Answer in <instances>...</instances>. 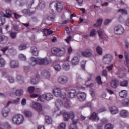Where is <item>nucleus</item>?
Wrapping results in <instances>:
<instances>
[{
	"label": "nucleus",
	"instance_id": "nucleus-1",
	"mask_svg": "<svg viewBox=\"0 0 129 129\" xmlns=\"http://www.w3.org/2000/svg\"><path fill=\"white\" fill-rule=\"evenodd\" d=\"M53 113L54 115H56V116H60L61 114H62L63 119L65 121H68V120L71 117H73V116H74V113L73 112H66L64 110L60 111L59 108H57L56 110H55Z\"/></svg>",
	"mask_w": 129,
	"mask_h": 129
},
{
	"label": "nucleus",
	"instance_id": "nucleus-2",
	"mask_svg": "<svg viewBox=\"0 0 129 129\" xmlns=\"http://www.w3.org/2000/svg\"><path fill=\"white\" fill-rule=\"evenodd\" d=\"M25 119L24 116L21 114H17L14 115L11 120V122L13 124H16V125H20L24 122Z\"/></svg>",
	"mask_w": 129,
	"mask_h": 129
},
{
	"label": "nucleus",
	"instance_id": "nucleus-3",
	"mask_svg": "<svg viewBox=\"0 0 129 129\" xmlns=\"http://www.w3.org/2000/svg\"><path fill=\"white\" fill-rule=\"evenodd\" d=\"M52 93L56 97H60L62 99H66V93L64 92L61 91V88L58 87L53 88L52 90Z\"/></svg>",
	"mask_w": 129,
	"mask_h": 129
},
{
	"label": "nucleus",
	"instance_id": "nucleus-4",
	"mask_svg": "<svg viewBox=\"0 0 129 129\" xmlns=\"http://www.w3.org/2000/svg\"><path fill=\"white\" fill-rule=\"evenodd\" d=\"M51 53L53 55H55L57 57L64 56V54L66 53V50H65V48L54 47L51 49Z\"/></svg>",
	"mask_w": 129,
	"mask_h": 129
},
{
	"label": "nucleus",
	"instance_id": "nucleus-5",
	"mask_svg": "<svg viewBox=\"0 0 129 129\" xmlns=\"http://www.w3.org/2000/svg\"><path fill=\"white\" fill-rule=\"evenodd\" d=\"M114 33L117 36H120L124 33V28L120 25H116L114 28Z\"/></svg>",
	"mask_w": 129,
	"mask_h": 129
},
{
	"label": "nucleus",
	"instance_id": "nucleus-6",
	"mask_svg": "<svg viewBox=\"0 0 129 129\" xmlns=\"http://www.w3.org/2000/svg\"><path fill=\"white\" fill-rule=\"evenodd\" d=\"M30 107L33 109H35L38 112H41L43 109L42 108V105L40 103L37 102L33 101L30 104Z\"/></svg>",
	"mask_w": 129,
	"mask_h": 129
},
{
	"label": "nucleus",
	"instance_id": "nucleus-7",
	"mask_svg": "<svg viewBox=\"0 0 129 129\" xmlns=\"http://www.w3.org/2000/svg\"><path fill=\"white\" fill-rule=\"evenodd\" d=\"M91 77H92V75H90V77L88 78V79L84 81L81 79V77H80V76H77V80H78V81H80L81 82H82L83 85H86V87H92V86H93V84H91L90 85L87 84L88 81H90V80H91Z\"/></svg>",
	"mask_w": 129,
	"mask_h": 129
},
{
	"label": "nucleus",
	"instance_id": "nucleus-8",
	"mask_svg": "<svg viewBox=\"0 0 129 129\" xmlns=\"http://www.w3.org/2000/svg\"><path fill=\"white\" fill-rule=\"evenodd\" d=\"M70 118L72 119V123L69 126V129H79L78 126L76 125L78 123V119L76 118V116L74 115V116L71 117Z\"/></svg>",
	"mask_w": 129,
	"mask_h": 129
},
{
	"label": "nucleus",
	"instance_id": "nucleus-9",
	"mask_svg": "<svg viewBox=\"0 0 129 129\" xmlns=\"http://www.w3.org/2000/svg\"><path fill=\"white\" fill-rule=\"evenodd\" d=\"M36 59L38 65H48L49 64V59L47 57H37Z\"/></svg>",
	"mask_w": 129,
	"mask_h": 129
},
{
	"label": "nucleus",
	"instance_id": "nucleus-10",
	"mask_svg": "<svg viewBox=\"0 0 129 129\" xmlns=\"http://www.w3.org/2000/svg\"><path fill=\"white\" fill-rule=\"evenodd\" d=\"M112 59V55L111 54H105L103 56L102 58V61L105 64H108Z\"/></svg>",
	"mask_w": 129,
	"mask_h": 129
},
{
	"label": "nucleus",
	"instance_id": "nucleus-11",
	"mask_svg": "<svg viewBox=\"0 0 129 129\" xmlns=\"http://www.w3.org/2000/svg\"><path fill=\"white\" fill-rule=\"evenodd\" d=\"M57 81L60 84H66L68 82V78L65 76H60L57 78Z\"/></svg>",
	"mask_w": 129,
	"mask_h": 129
},
{
	"label": "nucleus",
	"instance_id": "nucleus-12",
	"mask_svg": "<svg viewBox=\"0 0 129 129\" xmlns=\"http://www.w3.org/2000/svg\"><path fill=\"white\" fill-rule=\"evenodd\" d=\"M77 97L80 101H84L86 99L87 95L84 92H79L77 94Z\"/></svg>",
	"mask_w": 129,
	"mask_h": 129
},
{
	"label": "nucleus",
	"instance_id": "nucleus-13",
	"mask_svg": "<svg viewBox=\"0 0 129 129\" xmlns=\"http://www.w3.org/2000/svg\"><path fill=\"white\" fill-rule=\"evenodd\" d=\"M6 17H7V15L5 13L3 12L0 13V27L6 24Z\"/></svg>",
	"mask_w": 129,
	"mask_h": 129
},
{
	"label": "nucleus",
	"instance_id": "nucleus-14",
	"mask_svg": "<svg viewBox=\"0 0 129 129\" xmlns=\"http://www.w3.org/2000/svg\"><path fill=\"white\" fill-rule=\"evenodd\" d=\"M109 110L111 114H113V115L115 114H117L118 112H119V110L118 108L115 106H112L109 108Z\"/></svg>",
	"mask_w": 129,
	"mask_h": 129
},
{
	"label": "nucleus",
	"instance_id": "nucleus-15",
	"mask_svg": "<svg viewBox=\"0 0 129 129\" xmlns=\"http://www.w3.org/2000/svg\"><path fill=\"white\" fill-rule=\"evenodd\" d=\"M79 57L78 56H74L72 58L71 63L73 66H76V65H78V64H79Z\"/></svg>",
	"mask_w": 129,
	"mask_h": 129
},
{
	"label": "nucleus",
	"instance_id": "nucleus-16",
	"mask_svg": "<svg viewBox=\"0 0 129 129\" xmlns=\"http://www.w3.org/2000/svg\"><path fill=\"white\" fill-rule=\"evenodd\" d=\"M129 112L127 110L122 109L120 111L119 115L121 117L125 118L128 116Z\"/></svg>",
	"mask_w": 129,
	"mask_h": 129
},
{
	"label": "nucleus",
	"instance_id": "nucleus-17",
	"mask_svg": "<svg viewBox=\"0 0 129 129\" xmlns=\"http://www.w3.org/2000/svg\"><path fill=\"white\" fill-rule=\"evenodd\" d=\"M11 110L9 108H4L2 110V114L4 117H7L8 116Z\"/></svg>",
	"mask_w": 129,
	"mask_h": 129
},
{
	"label": "nucleus",
	"instance_id": "nucleus-18",
	"mask_svg": "<svg viewBox=\"0 0 129 129\" xmlns=\"http://www.w3.org/2000/svg\"><path fill=\"white\" fill-rule=\"evenodd\" d=\"M82 54L84 57H90V56H92V50L87 49L82 52Z\"/></svg>",
	"mask_w": 129,
	"mask_h": 129
},
{
	"label": "nucleus",
	"instance_id": "nucleus-19",
	"mask_svg": "<svg viewBox=\"0 0 129 129\" xmlns=\"http://www.w3.org/2000/svg\"><path fill=\"white\" fill-rule=\"evenodd\" d=\"M41 76L44 79H49L50 77V72L48 71H44L42 72Z\"/></svg>",
	"mask_w": 129,
	"mask_h": 129
},
{
	"label": "nucleus",
	"instance_id": "nucleus-20",
	"mask_svg": "<svg viewBox=\"0 0 129 129\" xmlns=\"http://www.w3.org/2000/svg\"><path fill=\"white\" fill-rule=\"evenodd\" d=\"M62 68L64 71L70 70V64L68 61H64L62 64Z\"/></svg>",
	"mask_w": 129,
	"mask_h": 129
},
{
	"label": "nucleus",
	"instance_id": "nucleus-21",
	"mask_svg": "<svg viewBox=\"0 0 129 129\" xmlns=\"http://www.w3.org/2000/svg\"><path fill=\"white\" fill-rule=\"evenodd\" d=\"M89 119H91V120H94V121H98V120H99V117H98L97 113L93 112L91 116L89 117Z\"/></svg>",
	"mask_w": 129,
	"mask_h": 129
},
{
	"label": "nucleus",
	"instance_id": "nucleus-22",
	"mask_svg": "<svg viewBox=\"0 0 129 129\" xmlns=\"http://www.w3.org/2000/svg\"><path fill=\"white\" fill-rule=\"evenodd\" d=\"M31 53L34 56H38L39 55V50L37 47L33 46L31 48Z\"/></svg>",
	"mask_w": 129,
	"mask_h": 129
},
{
	"label": "nucleus",
	"instance_id": "nucleus-23",
	"mask_svg": "<svg viewBox=\"0 0 129 129\" xmlns=\"http://www.w3.org/2000/svg\"><path fill=\"white\" fill-rule=\"evenodd\" d=\"M68 96L70 98H74L76 96V91L75 90H70L68 93Z\"/></svg>",
	"mask_w": 129,
	"mask_h": 129
},
{
	"label": "nucleus",
	"instance_id": "nucleus-24",
	"mask_svg": "<svg viewBox=\"0 0 129 129\" xmlns=\"http://www.w3.org/2000/svg\"><path fill=\"white\" fill-rule=\"evenodd\" d=\"M11 68H17L19 67V62L16 60H11L10 62Z\"/></svg>",
	"mask_w": 129,
	"mask_h": 129
},
{
	"label": "nucleus",
	"instance_id": "nucleus-25",
	"mask_svg": "<svg viewBox=\"0 0 129 129\" xmlns=\"http://www.w3.org/2000/svg\"><path fill=\"white\" fill-rule=\"evenodd\" d=\"M37 64H38L37 58L31 57L30 58V65L31 66H36V65H37Z\"/></svg>",
	"mask_w": 129,
	"mask_h": 129
},
{
	"label": "nucleus",
	"instance_id": "nucleus-26",
	"mask_svg": "<svg viewBox=\"0 0 129 129\" xmlns=\"http://www.w3.org/2000/svg\"><path fill=\"white\" fill-rule=\"evenodd\" d=\"M121 104H122V106L124 107H129V99L125 98L122 100L121 101Z\"/></svg>",
	"mask_w": 129,
	"mask_h": 129
},
{
	"label": "nucleus",
	"instance_id": "nucleus-27",
	"mask_svg": "<svg viewBox=\"0 0 129 129\" xmlns=\"http://www.w3.org/2000/svg\"><path fill=\"white\" fill-rule=\"evenodd\" d=\"M64 104L61 99H57L55 102V106L57 108H61L63 106Z\"/></svg>",
	"mask_w": 129,
	"mask_h": 129
},
{
	"label": "nucleus",
	"instance_id": "nucleus-28",
	"mask_svg": "<svg viewBox=\"0 0 129 129\" xmlns=\"http://www.w3.org/2000/svg\"><path fill=\"white\" fill-rule=\"evenodd\" d=\"M56 11L60 12L63 9V5L60 2H56L55 8Z\"/></svg>",
	"mask_w": 129,
	"mask_h": 129
},
{
	"label": "nucleus",
	"instance_id": "nucleus-29",
	"mask_svg": "<svg viewBox=\"0 0 129 129\" xmlns=\"http://www.w3.org/2000/svg\"><path fill=\"white\" fill-rule=\"evenodd\" d=\"M119 96L121 98H124L125 97H126L127 96V91L125 90H121L119 93Z\"/></svg>",
	"mask_w": 129,
	"mask_h": 129
},
{
	"label": "nucleus",
	"instance_id": "nucleus-30",
	"mask_svg": "<svg viewBox=\"0 0 129 129\" xmlns=\"http://www.w3.org/2000/svg\"><path fill=\"white\" fill-rule=\"evenodd\" d=\"M110 85L112 88H116L118 86V81L116 79L113 80L111 82Z\"/></svg>",
	"mask_w": 129,
	"mask_h": 129
},
{
	"label": "nucleus",
	"instance_id": "nucleus-31",
	"mask_svg": "<svg viewBox=\"0 0 129 129\" xmlns=\"http://www.w3.org/2000/svg\"><path fill=\"white\" fill-rule=\"evenodd\" d=\"M98 33L100 39H105L106 38V35L103 31L99 30L98 31Z\"/></svg>",
	"mask_w": 129,
	"mask_h": 129
},
{
	"label": "nucleus",
	"instance_id": "nucleus-32",
	"mask_svg": "<svg viewBox=\"0 0 129 129\" xmlns=\"http://www.w3.org/2000/svg\"><path fill=\"white\" fill-rule=\"evenodd\" d=\"M45 95V100H46L47 101H50V100H52L53 99V94L51 93H47L46 94H44Z\"/></svg>",
	"mask_w": 129,
	"mask_h": 129
},
{
	"label": "nucleus",
	"instance_id": "nucleus-33",
	"mask_svg": "<svg viewBox=\"0 0 129 129\" xmlns=\"http://www.w3.org/2000/svg\"><path fill=\"white\" fill-rule=\"evenodd\" d=\"M45 122L46 124H52L53 123V120L52 119V117L49 116H45Z\"/></svg>",
	"mask_w": 129,
	"mask_h": 129
},
{
	"label": "nucleus",
	"instance_id": "nucleus-34",
	"mask_svg": "<svg viewBox=\"0 0 129 129\" xmlns=\"http://www.w3.org/2000/svg\"><path fill=\"white\" fill-rule=\"evenodd\" d=\"M15 94L16 96H22L24 94V91L21 89H17L15 91Z\"/></svg>",
	"mask_w": 129,
	"mask_h": 129
},
{
	"label": "nucleus",
	"instance_id": "nucleus-35",
	"mask_svg": "<svg viewBox=\"0 0 129 129\" xmlns=\"http://www.w3.org/2000/svg\"><path fill=\"white\" fill-rule=\"evenodd\" d=\"M8 42V37L3 36L0 37V43L1 44H6Z\"/></svg>",
	"mask_w": 129,
	"mask_h": 129
},
{
	"label": "nucleus",
	"instance_id": "nucleus-36",
	"mask_svg": "<svg viewBox=\"0 0 129 129\" xmlns=\"http://www.w3.org/2000/svg\"><path fill=\"white\" fill-rule=\"evenodd\" d=\"M45 100H46V96L45 94L39 95L37 99L38 101H41V102H43V101Z\"/></svg>",
	"mask_w": 129,
	"mask_h": 129
},
{
	"label": "nucleus",
	"instance_id": "nucleus-37",
	"mask_svg": "<svg viewBox=\"0 0 129 129\" xmlns=\"http://www.w3.org/2000/svg\"><path fill=\"white\" fill-rule=\"evenodd\" d=\"M43 32L45 36H47V35H51V34H53V31L52 30H50L47 29H43Z\"/></svg>",
	"mask_w": 129,
	"mask_h": 129
},
{
	"label": "nucleus",
	"instance_id": "nucleus-38",
	"mask_svg": "<svg viewBox=\"0 0 129 129\" xmlns=\"http://www.w3.org/2000/svg\"><path fill=\"white\" fill-rule=\"evenodd\" d=\"M3 76L5 77H7L8 78V80H9L10 83H14L15 82V80L13 77L11 76H9L7 74H5V75H3Z\"/></svg>",
	"mask_w": 129,
	"mask_h": 129
},
{
	"label": "nucleus",
	"instance_id": "nucleus-39",
	"mask_svg": "<svg viewBox=\"0 0 129 129\" xmlns=\"http://www.w3.org/2000/svg\"><path fill=\"white\" fill-rule=\"evenodd\" d=\"M56 2H52L49 4V8L50 9V10H51V11H52V12L54 11V10H55V8L56 7Z\"/></svg>",
	"mask_w": 129,
	"mask_h": 129
},
{
	"label": "nucleus",
	"instance_id": "nucleus-40",
	"mask_svg": "<svg viewBox=\"0 0 129 129\" xmlns=\"http://www.w3.org/2000/svg\"><path fill=\"white\" fill-rule=\"evenodd\" d=\"M39 79H40L39 76H38L37 78H33L31 79V82L32 84H37L39 82Z\"/></svg>",
	"mask_w": 129,
	"mask_h": 129
},
{
	"label": "nucleus",
	"instance_id": "nucleus-41",
	"mask_svg": "<svg viewBox=\"0 0 129 129\" xmlns=\"http://www.w3.org/2000/svg\"><path fill=\"white\" fill-rule=\"evenodd\" d=\"M24 113L26 117H32L33 115L32 112L28 110L24 111Z\"/></svg>",
	"mask_w": 129,
	"mask_h": 129
},
{
	"label": "nucleus",
	"instance_id": "nucleus-42",
	"mask_svg": "<svg viewBox=\"0 0 129 129\" xmlns=\"http://www.w3.org/2000/svg\"><path fill=\"white\" fill-rule=\"evenodd\" d=\"M19 58L20 61H26V60H27V57L23 53H21L19 55Z\"/></svg>",
	"mask_w": 129,
	"mask_h": 129
},
{
	"label": "nucleus",
	"instance_id": "nucleus-43",
	"mask_svg": "<svg viewBox=\"0 0 129 129\" xmlns=\"http://www.w3.org/2000/svg\"><path fill=\"white\" fill-rule=\"evenodd\" d=\"M120 85L122 87H127L128 85V82H127V81H126V80L120 82Z\"/></svg>",
	"mask_w": 129,
	"mask_h": 129
},
{
	"label": "nucleus",
	"instance_id": "nucleus-44",
	"mask_svg": "<svg viewBox=\"0 0 129 129\" xmlns=\"http://www.w3.org/2000/svg\"><path fill=\"white\" fill-rule=\"evenodd\" d=\"M6 13L7 15L5 16V18H12V14H13L12 11H11L10 9H8L6 11Z\"/></svg>",
	"mask_w": 129,
	"mask_h": 129
},
{
	"label": "nucleus",
	"instance_id": "nucleus-45",
	"mask_svg": "<svg viewBox=\"0 0 129 129\" xmlns=\"http://www.w3.org/2000/svg\"><path fill=\"white\" fill-rule=\"evenodd\" d=\"M28 47H29V46L27 44H22L19 46V50L22 51V50H25V49H27Z\"/></svg>",
	"mask_w": 129,
	"mask_h": 129
},
{
	"label": "nucleus",
	"instance_id": "nucleus-46",
	"mask_svg": "<svg viewBox=\"0 0 129 129\" xmlns=\"http://www.w3.org/2000/svg\"><path fill=\"white\" fill-rule=\"evenodd\" d=\"M53 68L55 71H57V72H59V71H61V66L60 64H55L53 66Z\"/></svg>",
	"mask_w": 129,
	"mask_h": 129
},
{
	"label": "nucleus",
	"instance_id": "nucleus-47",
	"mask_svg": "<svg viewBox=\"0 0 129 129\" xmlns=\"http://www.w3.org/2000/svg\"><path fill=\"white\" fill-rule=\"evenodd\" d=\"M6 64L5 59L2 57V54H0V67H4Z\"/></svg>",
	"mask_w": 129,
	"mask_h": 129
},
{
	"label": "nucleus",
	"instance_id": "nucleus-48",
	"mask_svg": "<svg viewBox=\"0 0 129 129\" xmlns=\"http://www.w3.org/2000/svg\"><path fill=\"white\" fill-rule=\"evenodd\" d=\"M96 52L99 55H102V48L100 46H97Z\"/></svg>",
	"mask_w": 129,
	"mask_h": 129
},
{
	"label": "nucleus",
	"instance_id": "nucleus-49",
	"mask_svg": "<svg viewBox=\"0 0 129 129\" xmlns=\"http://www.w3.org/2000/svg\"><path fill=\"white\" fill-rule=\"evenodd\" d=\"M97 34V32L95 29H92L90 33V37H95Z\"/></svg>",
	"mask_w": 129,
	"mask_h": 129
},
{
	"label": "nucleus",
	"instance_id": "nucleus-50",
	"mask_svg": "<svg viewBox=\"0 0 129 129\" xmlns=\"http://www.w3.org/2000/svg\"><path fill=\"white\" fill-rule=\"evenodd\" d=\"M4 126V127H6L7 128H10L11 127V125L10 124V123H9V122H5L3 123V124H2L0 123V126Z\"/></svg>",
	"mask_w": 129,
	"mask_h": 129
},
{
	"label": "nucleus",
	"instance_id": "nucleus-51",
	"mask_svg": "<svg viewBox=\"0 0 129 129\" xmlns=\"http://www.w3.org/2000/svg\"><path fill=\"white\" fill-rule=\"evenodd\" d=\"M105 129H113V125L110 123L106 124Z\"/></svg>",
	"mask_w": 129,
	"mask_h": 129
},
{
	"label": "nucleus",
	"instance_id": "nucleus-52",
	"mask_svg": "<svg viewBox=\"0 0 129 129\" xmlns=\"http://www.w3.org/2000/svg\"><path fill=\"white\" fill-rule=\"evenodd\" d=\"M102 19L99 18L97 21V23L96 24H95V26L96 27H100V26H101V24H102Z\"/></svg>",
	"mask_w": 129,
	"mask_h": 129
},
{
	"label": "nucleus",
	"instance_id": "nucleus-53",
	"mask_svg": "<svg viewBox=\"0 0 129 129\" xmlns=\"http://www.w3.org/2000/svg\"><path fill=\"white\" fill-rule=\"evenodd\" d=\"M10 36L11 39H15L16 38V37H17V33L16 32L11 31L10 32Z\"/></svg>",
	"mask_w": 129,
	"mask_h": 129
},
{
	"label": "nucleus",
	"instance_id": "nucleus-54",
	"mask_svg": "<svg viewBox=\"0 0 129 129\" xmlns=\"http://www.w3.org/2000/svg\"><path fill=\"white\" fill-rule=\"evenodd\" d=\"M66 128V123L62 122L58 126V129H65Z\"/></svg>",
	"mask_w": 129,
	"mask_h": 129
},
{
	"label": "nucleus",
	"instance_id": "nucleus-55",
	"mask_svg": "<svg viewBox=\"0 0 129 129\" xmlns=\"http://www.w3.org/2000/svg\"><path fill=\"white\" fill-rule=\"evenodd\" d=\"M45 5L46 4L45 3V2H42L38 5V8H39V9H41L42 10L44 9V8H45Z\"/></svg>",
	"mask_w": 129,
	"mask_h": 129
},
{
	"label": "nucleus",
	"instance_id": "nucleus-56",
	"mask_svg": "<svg viewBox=\"0 0 129 129\" xmlns=\"http://www.w3.org/2000/svg\"><path fill=\"white\" fill-rule=\"evenodd\" d=\"M90 94L93 98V100H95L96 99V96H95V94L94 93V91L90 90Z\"/></svg>",
	"mask_w": 129,
	"mask_h": 129
},
{
	"label": "nucleus",
	"instance_id": "nucleus-57",
	"mask_svg": "<svg viewBox=\"0 0 129 129\" xmlns=\"http://www.w3.org/2000/svg\"><path fill=\"white\" fill-rule=\"evenodd\" d=\"M17 80L19 82H20V83H21V82H23V76L21 75H18L17 76Z\"/></svg>",
	"mask_w": 129,
	"mask_h": 129
},
{
	"label": "nucleus",
	"instance_id": "nucleus-58",
	"mask_svg": "<svg viewBox=\"0 0 129 129\" xmlns=\"http://www.w3.org/2000/svg\"><path fill=\"white\" fill-rule=\"evenodd\" d=\"M96 80L98 84H100V85L102 84V82L101 81V78L100 77V76L97 77L96 78Z\"/></svg>",
	"mask_w": 129,
	"mask_h": 129
},
{
	"label": "nucleus",
	"instance_id": "nucleus-59",
	"mask_svg": "<svg viewBox=\"0 0 129 129\" xmlns=\"http://www.w3.org/2000/svg\"><path fill=\"white\" fill-rule=\"evenodd\" d=\"M118 12L123 15L127 14V11L125 9H119Z\"/></svg>",
	"mask_w": 129,
	"mask_h": 129
},
{
	"label": "nucleus",
	"instance_id": "nucleus-60",
	"mask_svg": "<svg viewBox=\"0 0 129 129\" xmlns=\"http://www.w3.org/2000/svg\"><path fill=\"white\" fill-rule=\"evenodd\" d=\"M35 92V87H28V92L29 93H33Z\"/></svg>",
	"mask_w": 129,
	"mask_h": 129
},
{
	"label": "nucleus",
	"instance_id": "nucleus-61",
	"mask_svg": "<svg viewBox=\"0 0 129 129\" xmlns=\"http://www.w3.org/2000/svg\"><path fill=\"white\" fill-rule=\"evenodd\" d=\"M86 64V60H84L81 61V67H82V68H83V69H85V64Z\"/></svg>",
	"mask_w": 129,
	"mask_h": 129
},
{
	"label": "nucleus",
	"instance_id": "nucleus-62",
	"mask_svg": "<svg viewBox=\"0 0 129 129\" xmlns=\"http://www.w3.org/2000/svg\"><path fill=\"white\" fill-rule=\"evenodd\" d=\"M64 106L67 108H69L70 107V101H67L64 103Z\"/></svg>",
	"mask_w": 129,
	"mask_h": 129
},
{
	"label": "nucleus",
	"instance_id": "nucleus-63",
	"mask_svg": "<svg viewBox=\"0 0 129 129\" xmlns=\"http://www.w3.org/2000/svg\"><path fill=\"white\" fill-rule=\"evenodd\" d=\"M23 14L24 15H30V10H28L27 9H24L22 11Z\"/></svg>",
	"mask_w": 129,
	"mask_h": 129
},
{
	"label": "nucleus",
	"instance_id": "nucleus-64",
	"mask_svg": "<svg viewBox=\"0 0 129 129\" xmlns=\"http://www.w3.org/2000/svg\"><path fill=\"white\" fill-rule=\"evenodd\" d=\"M124 26L129 28V17L125 20Z\"/></svg>",
	"mask_w": 129,
	"mask_h": 129
}]
</instances>
